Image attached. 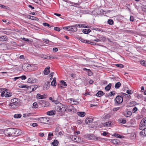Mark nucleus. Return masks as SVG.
<instances>
[{
    "label": "nucleus",
    "instance_id": "nucleus-48",
    "mask_svg": "<svg viewBox=\"0 0 146 146\" xmlns=\"http://www.w3.org/2000/svg\"><path fill=\"white\" fill-rule=\"evenodd\" d=\"M111 141L112 142L115 144H117L118 143V142L117 141L116 139H113L111 140Z\"/></svg>",
    "mask_w": 146,
    "mask_h": 146
},
{
    "label": "nucleus",
    "instance_id": "nucleus-43",
    "mask_svg": "<svg viewBox=\"0 0 146 146\" xmlns=\"http://www.w3.org/2000/svg\"><path fill=\"white\" fill-rule=\"evenodd\" d=\"M33 108H36L38 106V105L36 102L34 103L33 104Z\"/></svg>",
    "mask_w": 146,
    "mask_h": 146
},
{
    "label": "nucleus",
    "instance_id": "nucleus-21",
    "mask_svg": "<svg viewBox=\"0 0 146 146\" xmlns=\"http://www.w3.org/2000/svg\"><path fill=\"white\" fill-rule=\"evenodd\" d=\"M91 31L90 29H84L82 30V32L85 34H88Z\"/></svg>",
    "mask_w": 146,
    "mask_h": 146
},
{
    "label": "nucleus",
    "instance_id": "nucleus-23",
    "mask_svg": "<svg viewBox=\"0 0 146 146\" xmlns=\"http://www.w3.org/2000/svg\"><path fill=\"white\" fill-rule=\"evenodd\" d=\"M58 141L56 140H55L52 143V144L54 146H57L58 145Z\"/></svg>",
    "mask_w": 146,
    "mask_h": 146
},
{
    "label": "nucleus",
    "instance_id": "nucleus-11",
    "mask_svg": "<svg viewBox=\"0 0 146 146\" xmlns=\"http://www.w3.org/2000/svg\"><path fill=\"white\" fill-rule=\"evenodd\" d=\"M142 131H141L140 133V135L143 136H146V128H144L142 129Z\"/></svg>",
    "mask_w": 146,
    "mask_h": 146
},
{
    "label": "nucleus",
    "instance_id": "nucleus-6",
    "mask_svg": "<svg viewBox=\"0 0 146 146\" xmlns=\"http://www.w3.org/2000/svg\"><path fill=\"white\" fill-rule=\"evenodd\" d=\"M38 120L41 123L48 124L49 119L46 117H42L38 118Z\"/></svg>",
    "mask_w": 146,
    "mask_h": 146
},
{
    "label": "nucleus",
    "instance_id": "nucleus-18",
    "mask_svg": "<svg viewBox=\"0 0 146 146\" xmlns=\"http://www.w3.org/2000/svg\"><path fill=\"white\" fill-rule=\"evenodd\" d=\"M132 114L131 112L129 111H127L124 113V115L126 117H128L130 116Z\"/></svg>",
    "mask_w": 146,
    "mask_h": 146
},
{
    "label": "nucleus",
    "instance_id": "nucleus-4",
    "mask_svg": "<svg viewBox=\"0 0 146 146\" xmlns=\"http://www.w3.org/2000/svg\"><path fill=\"white\" fill-rule=\"evenodd\" d=\"M123 97L122 96L121 93L120 95L117 96L115 100V104L116 105L121 104L123 101Z\"/></svg>",
    "mask_w": 146,
    "mask_h": 146
},
{
    "label": "nucleus",
    "instance_id": "nucleus-47",
    "mask_svg": "<svg viewBox=\"0 0 146 146\" xmlns=\"http://www.w3.org/2000/svg\"><path fill=\"white\" fill-rule=\"evenodd\" d=\"M88 74V76H91L92 74V72L89 69L88 70L87 72Z\"/></svg>",
    "mask_w": 146,
    "mask_h": 146
},
{
    "label": "nucleus",
    "instance_id": "nucleus-30",
    "mask_svg": "<svg viewBox=\"0 0 146 146\" xmlns=\"http://www.w3.org/2000/svg\"><path fill=\"white\" fill-rule=\"evenodd\" d=\"M39 57L42 58L47 59L48 56L44 54H41L39 56Z\"/></svg>",
    "mask_w": 146,
    "mask_h": 146
},
{
    "label": "nucleus",
    "instance_id": "nucleus-52",
    "mask_svg": "<svg viewBox=\"0 0 146 146\" xmlns=\"http://www.w3.org/2000/svg\"><path fill=\"white\" fill-rule=\"evenodd\" d=\"M54 29L56 31H59L60 30V29L59 27H55L54 28Z\"/></svg>",
    "mask_w": 146,
    "mask_h": 146
},
{
    "label": "nucleus",
    "instance_id": "nucleus-20",
    "mask_svg": "<svg viewBox=\"0 0 146 146\" xmlns=\"http://www.w3.org/2000/svg\"><path fill=\"white\" fill-rule=\"evenodd\" d=\"M7 40V37L6 36H0V41H4Z\"/></svg>",
    "mask_w": 146,
    "mask_h": 146
},
{
    "label": "nucleus",
    "instance_id": "nucleus-41",
    "mask_svg": "<svg viewBox=\"0 0 146 146\" xmlns=\"http://www.w3.org/2000/svg\"><path fill=\"white\" fill-rule=\"evenodd\" d=\"M115 66L117 67H119V68H123V65L121 64H116Z\"/></svg>",
    "mask_w": 146,
    "mask_h": 146
},
{
    "label": "nucleus",
    "instance_id": "nucleus-44",
    "mask_svg": "<svg viewBox=\"0 0 146 146\" xmlns=\"http://www.w3.org/2000/svg\"><path fill=\"white\" fill-rule=\"evenodd\" d=\"M56 57H54L52 56H48V59H56Z\"/></svg>",
    "mask_w": 146,
    "mask_h": 146
},
{
    "label": "nucleus",
    "instance_id": "nucleus-25",
    "mask_svg": "<svg viewBox=\"0 0 146 146\" xmlns=\"http://www.w3.org/2000/svg\"><path fill=\"white\" fill-rule=\"evenodd\" d=\"M33 85H31L30 86H27V89L31 92L33 91Z\"/></svg>",
    "mask_w": 146,
    "mask_h": 146
},
{
    "label": "nucleus",
    "instance_id": "nucleus-49",
    "mask_svg": "<svg viewBox=\"0 0 146 146\" xmlns=\"http://www.w3.org/2000/svg\"><path fill=\"white\" fill-rule=\"evenodd\" d=\"M19 87L21 88H26L27 89V86L21 85L19 86Z\"/></svg>",
    "mask_w": 146,
    "mask_h": 146
},
{
    "label": "nucleus",
    "instance_id": "nucleus-3",
    "mask_svg": "<svg viewBox=\"0 0 146 146\" xmlns=\"http://www.w3.org/2000/svg\"><path fill=\"white\" fill-rule=\"evenodd\" d=\"M66 106L61 103L57 105L55 107V109L59 112H62L66 111Z\"/></svg>",
    "mask_w": 146,
    "mask_h": 146
},
{
    "label": "nucleus",
    "instance_id": "nucleus-1",
    "mask_svg": "<svg viewBox=\"0 0 146 146\" xmlns=\"http://www.w3.org/2000/svg\"><path fill=\"white\" fill-rule=\"evenodd\" d=\"M6 135L11 136H17L21 133V131L17 129L12 128L6 129L4 131Z\"/></svg>",
    "mask_w": 146,
    "mask_h": 146
},
{
    "label": "nucleus",
    "instance_id": "nucleus-42",
    "mask_svg": "<svg viewBox=\"0 0 146 146\" xmlns=\"http://www.w3.org/2000/svg\"><path fill=\"white\" fill-rule=\"evenodd\" d=\"M94 30H95L96 31H101V32H104V29H99V28H95V29H94Z\"/></svg>",
    "mask_w": 146,
    "mask_h": 146
},
{
    "label": "nucleus",
    "instance_id": "nucleus-51",
    "mask_svg": "<svg viewBox=\"0 0 146 146\" xmlns=\"http://www.w3.org/2000/svg\"><path fill=\"white\" fill-rule=\"evenodd\" d=\"M80 27H81L89 28L87 26H86V25L85 24H81Z\"/></svg>",
    "mask_w": 146,
    "mask_h": 146
},
{
    "label": "nucleus",
    "instance_id": "nucleus-32",
    "mask_svg": "<svg viewBox=\"0 0 146 146\" xmlns=\"http://www.w3.org/2000/svg\"><path fill=\"white\" fill-rule=\"evenodd\" d=\"M5 96V97H8L11 96V94L9 92H7L6 93Z\"/></svg>",
    "mask_w": 146,
    "mask_h": 146
},
{
    "label": "nucleus",
    "instance_id": "nucleus-27",
    "mask_svg": "<svg viewBox=\"0 0 146 146\" xmlns=\"http://www.w3.org/2000/svg\"><path fill=\"white\" fill-rule=\"evenodd\" d=\"M118 121L120 123L123 124L125 123L126 122L125 120L123 119L122 118L118 119Z\"/></svg>",
    "mask_w": 146,
    "mask_h": 146
},
{
    "label": "nucleus",
    "instance_id": "nucleus-50",
    "mask_svg": "<svg viewBox=\"0 0 146 146\" xmlns=\"http://www.w3.org/2000/svg\"><path fill=\"white\" fill-rule=\"evenodd\" d=\"M137 110V108L136 107H135L133 109V113H135Z\"/></svg>",
    "mask_w": 146,
    "mask_h": 146
},
{
    "label": "nucleus",
    "instance_id": "nucleus-54",
    "mask_svg": "<svg viewBox=\"0 0 146 146\" xmlns=\"http://www.w3.org/2000/svg\"><path fill=\"white\" fill-rule=\"evenodd\" d=\"M20 77V78H21V79L22 80H25L26 79V77L25 76V75L22 76Z\"/></svg>",
    "mask_w": 146,
    "mask_h": 146
},
{
    "label": "nucleus",
    "instance_id": "nucleus-46",
    "mask_svg": "<svg viewBox=\"0 0 146 146\" xmlns=\"http://www.w3.org/2000/svg\"><path fill=\"white\" fill-rule=\"evenodd\" d=\"M140 63L141 64L143 65V66H146L145 65V61L144 60L141 61L140 62Z\"/></svg>",
    "mask_w": 146,
    "mask_h": 146
},
{
    "label": "nucleus",
    "instance_id": "nucleus-26",
    "mask_svg": "<svg viewBox=\"0 0 146 146\" xmlns=\"http://www.w3.org/2000/svg\"><path fill=\"white\" fill-rule=\"evenodd\" d=\"M121 85V84L120 82L116 83L115 85V87L116 89L118 88Z\"/></svg>",
    "mask_w": 146,
    "mask_h": 146
},
{
    "label": "nucleus",
    "instance_id": "nucleus-40",
    "mask_svg": "<svg viewBox=\"0 0 146 146\" xmlns=\"http://www.w3.org/2000/svg\"><path fill=\"white\" fill-rule=\"evenodd\" d=\"M39 87L37 85H34L33 88V91H34L36 90L38 87Z\"/></svg>",
    "mask_w": 146,
    "mask_h": 146
},
{
    "label": "nucleus",
    "instance_id": "nucleus-45",
    "mask_svg": "<svg viewBox=\"0 0 146 146\" xmlns=\"http://www.w3.org/2000/svg\"><path fill=\"white\" fill-rule=\"evenodd\" d=\"M114 136L117 138H121V136L118 134L115 133L114 134Z\"/></svg>",
    "mask_w": 146,
    "mask_h": 146
},
{
    "label": "nucleus",
    "instance_id": "nucleus-36",
    "mask_svg": "<svg viewBox=\"0 0 146 146\" xmlns=\"http://www.w3.org/2000/svg\"><path fill=\"white\" fill-rule=\"evenodd\" d=\"M56 84V81L53 80L51 82V85L53 86H55Z\"/></svg>",
    "mask_w": 146,
    "mask_h": 146
},
{
    "label": "nucleus",
    "instance_id": "nucleus-29",
    "mask_svg": "<svg viewBox=\"0 0 146 146\" xmlns=\"http://www.w3.org/2000/svg\"><path fill=\"white\" fill-rule=\"evenodd\" d=\"M22 115L21 114H15L14 117L15 118H19L21 117Z\"/></svg>",
    "mask_w": 146,
    "mask_h": 146
},
{
    "label": "nucleus",
    "instance_id": "nucleus-33",
    "mask_svg": "<svg viewBox=\"0 0 146 146\" xmlns=\"http://www.w3.org/2000/svg\"><path fill=\"white\" fill-rule=\"evenodd\" d=\"M113 91H111L108 95V96H111L113 95L114 96L115 95V93Z\"/></svg>",
    "mask_w": 146,
    "mask_h": 146
},
{
    "label": "nucleus",
    "instance_id": "nucleus-7",
    "mask_svg": "<svg viewBox=\"0 0 146 146\" xmlns=\"http://www.w3.org/2000/svg\"><path fill=\"white\" fill-rule=\"evenodd\" d=\"M121 94L123 99H125L126 101H127L130 100L131 98V96L130 95L123 93H121Z\"/></svg>",
    "mask_w": 146,
    "mask_h": 146
},
{
    "label": "nucleus",
    "instance_id": "nucleus-19",
    "mask_svg": "<svg viewBox=\"0 0 146 146\" xmlns=\"http://www.w3.org/2000/svg\"><path fill=\"white\" fill-rule=\"evenodd\" d=\"M77 115L82 117H84L86 115V113L84 112H78L77 113Z\"/></svg>",
    "mask_w": 146,
    "mask_h": 146
},
{
    "label": "nucleus",
    "instance_id": "nucleus-15",
    "mask_svg": "<svg viewBox=\"0 0 146 146\" xmlns=\"http://www.w3.org/2000/svg\"><path fill=\"white\" fill-rule=\"evenodd\" d=\"M50 67L48 66L46 67L44 69V73L45 75H47L50 72Z\"/></svg>",
    "mask_w": 146,
    "mask_h": 146
},
{
    "label": "nucleus",
    "instance_id": "nucleus-58",
    "mask_svg": "<svg viewBox=\"0 0 146 146\" xmlns=\"http://www.w3.org/2000/svg\"><path fill=\"white\" fill-rule=\"evenodd\" d=\"M43 25L44 26H47L48 27H49L50 26V25L48 23H43Z\"/></svg>",
    "mask_w": 146,
    "mask_h": 146
},
{
    "label": "nucleus",
    "instance_id": "nucleus-60",
    "mask_svg": "<svg viewBox=\"0 0 146 146\" xmlns=\"http://www.w3.org/2000/svg\"><path fill=\"white\" fill-rule=\"evenodd\" d=\"M78 104V102L76 101L75 100H73V103L72 104H75L77 105Z\"/></svg>",
    "mask_w": 146,
    "mask_h": 146
},
{
    "label": "nucleus",
    "instance_id": "nucleus-10",
    "mask_svg": "<svg viewBox=\"0 0 146 146\" xmlns=\"http://www.w3.org/2000/svg\"><path fill=\"white\" fill-rule=\"evenodd\" d=\"M36 79L33 78H30L28 79L27 82L29 83H34L36 82Z\"/></svg>",
    "mask_w": 146,
    "mask_h": 146
},
{
    "label": "nucleus",
    "instance_id": "nucleus-16",
    "mask_svg": "<svg viewBox=\"0 0 146 146\" xmlns=\"http://www.w3.org/2000/svg\"><path fill=\"white\" fill-rule=\"evenodd\" d=\"M105 93L102 91H99L96 94V96L98 97H101L104 95Z\"/></svg>",
    "mask_w": 146,
    "mask_h": 146
},
{
    "label": "nucleus",
    "instance_id": "nucleus-31",
    "mask_svg": "<svg viewBox=\"0 0 146 146\" xmlns=\"http://www.w3.org/2000/svg\"><path fill=\"white\" fill-rule=\"evenodd\" d=\"M108 23L109 25H112L113 23V21L112 19H109L108 21Z\"/></svg>",
    "mask_w": 146,
    "mask_h": 146
},
{
    "label": "nucleus",
    "instance_id": "nucleus-64",
    "mask_svg": "<svg viewBox=\"0 0 146 146\" xmlns=\"http://www.w3.org/2000/svg\"><path fill=\"white\" fill-rule=\"evenodd\" d=\"M21 39L23 40H24L26 41H29V40L28 38H22Z\"/></svg>",
    "mask_w": 146,
    "mask_h": 146
},
{
    "label": "nucleus",
    "instance_id": "nucleus-53",
    "mask_svg": "<svg viewBox=\"0 0 146 146\" xmlns=\"http://www.w3.org/2000/svg\"><path fill=\"white\" fill-rule=\"evenodd\" d=\"M43 41L44 42H45L46 43H49L50 41L49 40H47L45 39H44L43 40Z\"/></svg>",
    "mask_w": 146,
    "mask_h": 146
},
{
    "label": "nucleus",
    "instance_id": "nucleus-56",
    "mask_svg": "<svg viewBox=\"0 0 146 146\" xmlns=\"http://www.w3.org/2000/svg\"><path fill=\"white\" fill-rule=\"evenodd\" d=\"M0 7H1L4 9L7 8V7H6V6H5V5H1V4H0Z\"/></svg>",
    "mask_w": 146,
    "mask_h": 146
},
{
    "label": "nucleus",
    "instance_id": "nucleus-17",
    "mask_svg": "<svg viewBox=\"0 0 146 146\" xmlns=\"http://www.w3.org/2000/svg\"><path fill=\"white\" fill-rule=\"evenodd\" d=\"M55 113V111L53 110H51L47 111L46 113V114L47 115H54Z\"/></svg>",
    "mask_w": 146,
    "mask_h": 146
},
{
    "label": "nucleus",
    "instance_id": "nucleus-28",
    "mask_svg": "<svg viewBox=\"0 0 146 146\" xmlns=\"http://www.w3.org/2000/svg\"><path fill=\"white\" fill-rule=\"evenodd\" d=\"M111 124L110 121H108L105 123L104 125V126H110L111 125Z\"/></svg>",
    "mask_w": 146,
    "mask_h": 146
},
{
    "label": "nucleus",
    "instance_id": "nucleus-9",
    "mask_svg": "<svg viewBox=\"0 0 146 146\" xmlns=\"http://www.w3.org/2000/svg\"><path fill=\"white\" fill-rule=\"evenodd\" d=\"M47 96V95L46 94H44L43 95H41L40 94H38L36 95V98L39 99H42L46 98Z\"/></svg>",
    "mask_w": 146,
    "mask_h": 146
},
{
    "label": "nucleus",
    "instance_id": "nucleus-59",
    "mask_svg": "<svg viewBox=\"0 0 146 146\" xmlns=\"http://www.w3.org/2000/svg\"><path fill=\"white\" fill-rule=\"evenodd\" d=\"M130 21H133L134 17L133 16H131L130 17Z\"/></svg>",
    "mask_w": 146,
    "mask_h": 146
},
{
    "label": "nucleus",
    "instance_id": "nucleus-35",
    "mask_svg": "<svg viewBox=\"0 0 146 146\" xmlns=\"http://www.w3.org/2000/svg\"><path fill=\"white\" fill-rule=\"evenodd\" d=\"M61 85H63L64 86H67L66 83L63 80H61L60 82Z\"/></svg>",
    "mask_w": 146,
    "mask_h": 146
},
{
    "label": "nucleus",
    "instance_id": "nucleus-55",
    "mask_svg": "<svg viewBox=\"0 0 146 146\" xmlns=\"http://www.w3.org/2000/svg\"><path fill=\"white\" fill-rule=\"evenodd\" d=\"M120 108L119 107H118L117 108H115L113 109V111H116L118 110H119Z\"/></svg>",
    "mask_w": 146,
    "mask_h": 146
},
{
    "label": "nucleus",
    "instance_id": "nucleus-5",
    "mask_svg": "<svg viewBox=\"0 0 146 146\" xmlns=\"http://www.w3.org/2000/svg\"><path fill=\"white\" fill-rule=\"evenodd\" d=\"M146 125V117L142 119L140 122L139 129L141 130L145 128Z\"/></svg>",
    "mask_w": 146,
    "mask_h": 146
},
{
    "label": "nucleus",
    "instance_id": "nucleus-62",
    "mask_svg": "<svg viewBox=\"0 0 146 146\" xmlns=\"http://www.w3.org/2000/svg\"><path fill=\"white\" fill-rule=\"evenodd\" d=\"M94 41H96V42H100V40L99 38H96V39H94Z\"/></svg>",
    "mask_w": 146,
    "mask_h": 146
},
{
    "label": "nucleus",
    "instance_id": "nucleus-61",
    "mask_svg": "<svg viewBox=\"0 0 146 146\" xmlns=\"http://www.w3.org/2000/svg\"><path fill=\"white\" fill-rule=\"evenodd\" d=\"M53 50L54 52H56L58 51V49L56 48H54L53 49Z\"/></svg>",
    "mask_w": 146,
    "mask_h": 146
},
{
    "label": "nucleus",
    "instance_id": "nucleus-24",
    "mask_svg": "<svg viewBox=\"0 0 146 146\" xmlns=\"http://www.w3.org/2000/svg\"><path fill=\"white\" fill-rule=\"evenodd\" d=\"M1 91H2V92L1 93V96L2 97H3L4 96V94H5V92L4 91H6V92H7V89H5L4 88H2L1 90Z\"/></svg>",
    "mask_w": 146,
    "mask_h": 146
},
{
    "label": "nucleus",
    "instance_id": "nucleus-39",
    "mask_svg": "<svg viewBox=\"0 0 146 146\" xmlns=\"http://www.w3.org/2000/svg\"><path fill=\"white\" fill-rule=\"evenodd\" d=\"M99 39L100 40V41H104L106 40V38L103 36H101L99 37Z\"/></svg>",
    "mask_w": 146,
    "mask_h": 146
},
{
    "label": "nucleus",
    "instance_id": "nucleus-57",
    "mask_svg": "<svg viewBox=\"0 0 146 146\" xmlns=\"http://www.w3.org/2000/svg\"><path fill=\"white\" fill-rule=\"evenodd\" d=\"M63 29L68 31H69V26L64 27H63Z\"/></svg>",
    "mask_w": 146,
    "mask_h": 146
},
{
    "label": "nucleus",
    "instance_id": "nucleus-2",
    "mask_svg": "<svg viewBox=\"0 0 146 146\" xmlns=\"http://www.w3.org/2000/svg\"><path fill=\"white\" fill-rule=\"evenodd\" d=\"M11 103L9 104V106L12 108L18 107V104L19 103V100L17 98L12 99L11 100Z\"/></svg>",
    "mask_w": 146,
    "mask_h": 146
},
{
    "label": "nucleus",
    "instance_id": "nucleus-8",
    "mask_svg": "<svg viewBox=\"0 0 146 146\" xmlns=\"http://www.w3.org/2000/svg\"><path fill=\"white\" fill-rule=\"evenodd\" d=\"M50 82H47L44 84L43 86V89L44 90H48L50 87Z\"/></svg>",
    "mask_w": 146,
    "mask_h": 146
},
{
    "label": "nucleus",
    "instance_id": "nucleus-14",
    "mask_svg": "<svg viewBox=\"0 0 146 146\" xmlns=\"http://www.w3.org/2000/svg\"><path fill=\"white\" fill-rule=\"evenodd\" d=\"M93 119L92 118H88L85 120V122L86 123L88 124L91 123L93 121Z\"/></svg>",
    "mask_w": 146,
    "mask_h": 146
},
{
    "label": "nucleus",
    "instance_id": "nucleus-34",
    "mask_svg": "<svg viewBox=\"0 0 146 146\" xmlns=\"http://www.w3.org/2000/svg\"><path fill=\"white\" fill-rule=\"evenodd\" d=\"M45 101H44V100H40L39 101V103L40 104H41V105L42 106H43L44 107H45V105H43L44 104H45Z\"/></svg>",
    "mask_w": 146,
    "mask_h": 146
},
{
    "label": "nucleus",
    "instance_id": "nucleus-22",
    "mask_svg": "<svg viewBox=\"0 0 146 146\" xmlns=\"http://www.w3.org/2000/svg\"><path fill=\"white\" fill-rule=\"evenodd\" d=\"M111 84L110 83L105 87V89L106 90L109 91L111 89Z\"/></svg>",
    "mask_w": 146,
    "mask_h": 146
},
{
    "label": "nucleus",
    "instance_id": "nucleus-37",
    "mask_svg": "<svg viewBox=\"0 0 146 146\" xmlns=\"http://www.w3.org/2000/svg\"><path fill=\"white\" fill-rule=\"evenodd\" d=\"M79 39L80 40H81V41L82 42H83L84 43H86V42H87V40H84V39H83L81 37H80L79 38Z\"/></svg>",
    "mask_w": 146,
    "mask_h": 146
},
{
    "label": "nucleus",
    "instance_id": "nucleus-63",
    "mask_svg": "<svg viewBox=\"0 0 146 146\" xmlns=\"http://www.w3.org/2000/svg\"><path fill=\"white\" fill-rule=\"evenodd\" d=\"M32 126L33 127L37 126V124L36 123H33L32 124Z\"/></svg>",
    "mask_w": 146,
    "mask_h": 146
},
{
    "label": "nucleus",
    "instance_id": "nucleus-13",
    "mask_svg": "<svg viewBox=\"0 0 146 146\" xmlns=\"http://www.w3.org/2000/svg\"><path fill=\"white\" fill-rule=\"evenodd\" d=\"M74 26H69V31L76 32L77 31V28L74 27Z\"/></svg>",
    "mask_w": 146,
    "mask_h": 146
},
{
    "label": "nucleus",
    "instance_id": "nucleus-12",
    "mask_svg": "<svg viewBox=\"0 0 146 146\" xmlns=\"http://www.w3.org/2000/svg\"><path fill=\"white\" fill-rule=\"evenodd\" d=\"M66 111L67 110L69 111H72L74 108L73 106L71 105H67L66 106Z\"/></svg>",
    "mask_w": 146,
    "mask_h": 146
},
{
    "label": "nucleus",
    "instance_id": "nucleus-38",
    "mask_svg": "<svg viewBox=\"0 0 146 146\" xmlns=\"http://www.w3.org/2000/svg\"><path fill=\"white\" fill-rule=\"evenodd\" d=\"M77 137L75 136H72L71 137L72 139L74 141H77Z\"/></svg>",
    "mask_w": 146,
    "mask_h": 146
}]
</instances>
